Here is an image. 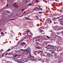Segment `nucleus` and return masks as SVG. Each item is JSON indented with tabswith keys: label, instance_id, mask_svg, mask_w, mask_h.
Wrapping results in <instances>:
<instances>
[{
	"label": "nucleus",
	"instance_id": "f257e3e1",
	"mask_svg": "<svg viewBox=\"0 0 63 63\" xmlns=\"http://www.w3.org/2000/svg\"><path fill=\"white\" fill-rule=\"evenodd\" d=\"M29 58L31 61H34L35 58L33 56L31 55V54H29Z\"/></svg>",
	"mask_w": 63,
	"mask_h": 63
},
{
	"label": "nucleus",
	"instance_id": "f03ea898",
	"mask_svg": "<svg viewBox=\"0 0 63 63\" xmlns=\"http://www.w3.org/2000/svg\"><path fill=\"white\" fill-rule=\"evenodd\" d=\"M52 45H48L45 47L46 48L48 49H51L52 47Z\"/></svg>",
	"mask_w": 63,
	"mask_h": 63
},
{
	"label": "nucleus",
	"instance_id": "7ed1b4c3",
	"mask_svg": "<svg viewBox=\"0 0 63 63\" xmlns=\"http://www.w3.org/2000/svg\"><path fill=\"white\" fill-rule=\"evenodd\" d=\"M24 61H25V62H27L28 61V60L27 59L25 58H24L23 60H21V62Z\"/></svg>",
	"mask_w": 63,
	"mask_h": 63
},
{
	"label": "nucleus",
	"instance_id": "20e7f679",
	"mask_svg": "<svg viewBox=\"0 0 63 63\" xmlns=\"http://www.w3.org/2000/svg\"><path fill=\"white\" fill-rule=\"evenodd\" d=\"M51 56V54L50 53L47 54V56H48V57H50Z\"/></svg>",
	"mask_w": 63,
	"mask_h": 63
},
{
	"label": "nucleus",
	"instance_id": "39448f33",
	"mask_svg": "<svg viewBox=\"0 0 63 63\" xmlns=\"http://www.w3.org/2000/svg\"><path fill=\"white\" fill-rule=\"evenodd\" d=\"M36 9L39 10V8H38L37 7H35L34 8V10H35V11H36Z\"/></svg>",
	"mask_w": 63,
	"mask_h": 63
},
{
	"label": "nucleus",
	"instance_id": "423d86ee",
	"mask_svg": "<svg viewBox=\"0 0 63 63\" xmlns=\"http://www.w3.org/2000/svg\"><path fill=\"white\" fill-rule=\"evenodd\" d=\"M36 48L38 49H42V48L41 47H37Z\"/></svg>",
	"mask_w": 63,
	"mask_h": 63
},
{
	"label": "nucleus",
	"instance_id": "0eeeda50",
	"mask_svg": "<svg viewBox=\"0 0 63 63\" xmlns=\"http://www.w3.org/2000/svg\"><path fill=\"white\" fill-rule=\"evenodd\" d=\"M41 51H42L38 50V51L37 52V53H40L41 52Z\"/></svg>",
	"mask_w": 63,
	"mask_h": 63
},
{
	"label": "nucleus",
	"instance_id": "6e6552de",
	"mask_svg": "<svg viewBox=\"0 0 63 63\" xmlns=\"http://www.w3.org/2000/svg\"><path fill=\"white\" fill-rule=\"evenodd\" d=\"M38 10H41V11H42L43 10V9L42 8H39Z\"/></svg>",
	"mask_w": 63,
	"mask_h": 63
},
{
	"label": "nucleus",
	"instance_id": "1a4fd4ad",
	"mask_svg": "<svg viewBox=\"0 0 63 63\" xmlns=\"http://www.w3.org/2000/svg\"><path fill=\"white\" fill-rule=\"evenodd\" d=\"M35 16L37 18V19H39V17H38V16Z\"/></svg>",
	"mask_w": 63,
	"mask_h": 63
},
{
	"label": "nucleus",
	"instance_id": "9d476101",
	"mask_svg": "<svg viewBox=\"0 0 63 63\" xmlns=\"http://www.w3.org/2000/svg\"><path fill=\"white\" fill-rule=\"evenodd\" d=\"M35 2L37 3H38L39 2V1H38L37 0H36Z\"/></svg>",
	"mask_w": 63,
	"mask_h": 63
},
{
	"label": "nucleus",
	"instance_id": "9b49d317",
	"mask_svg": "<svg viewBox=\"0 0 63 63\" xmlns=\"http://www.w3.org/2000/svg\"><path fill=\"white\" fill-rule=\"evenodd\" d=\"M18 7V6L17 5H16L15 6V7Z\"/></svg>",
	"mask_w": 63,
	"mask_h": 63
},
{
	"label": "nucleus",
	"instance_id": "f8f14e48",
	"mask_svg": "<svg viewBox=\"0 0 63 63\" xmlns=\"http://www.w3.org/2000/svg\"><path fill=\"white\" fill-rule=\"evenodd\" d=\"M3 51V50L2 49L0 50V52H2V51Z\"/></svg>",
	"mask_w": 63,
	"mask_h": 63
},
{
	"label": "nucleus",
	"instance_id": "ddd939ff",
	"mask_svg": "<svg viewBox=\"0 0 63 63\" xmlns=\"http://www.w3.org/2000/svg\"><path fill=\"white\" fill-rule=\"evenodd\" d=\"M25 18H26V19H27V20H28V19H29V18H27V17H25Z\"/></svg>",
	"mask_w": 63,
	"mask_h": 63
},
{
	"label": "nucleus",
	"instance_id": "4468645a",
	"mask_svg": "<svg viewBox=\"0 0 63 63\" xmlns=\"http://www.w3.org/2000/svg\"><path fill=\"white\" fill-rule=\"evenodd\" d=\"M44 40H47V39H46V38H44Z\"/></svg>",
	"mask_w": 63,
	"mask_h": 63
},
{
	"label": "nucleus",
	"instance_id": "2eb2a0df",
	"mask_svg": "<svg viewBox=\"0 0 63 63\" xmlns=\"http://www.w3.org/2000/svg\"><path fill=\"white\" fill-rule=\"evenodd\" d=\"M38 13L41 14L42 13V12H38Z\"/></svg>",
	"mask_w": 63,
	"mask_h": 63
},
{
	"label": "nucleus",
	"instance_id": "dca6fc26",
	"mask_svg": "<svg viewBox=\"0 0 63 63\" xmlns=\"http://www.w3.org/2000/svg\"><path fill=\"white\" fill-rule=\"evenodd\" d=\"M24 51H28V49H24Z\"/></svg>",
	"mask_w": 63,
	"mask_h": 63
},
{
	"label": "nucleus",
	"instance_id": "f3484780",
	"mask_svg": "<svg viewBox=\"0 0 63 63\" xmlns=\"http://www.w3.org/2000/svg\"><path fill=\"white\" fill-rule=\"evenodd\" d=\"M31 5V3H30L29 4H28V6H30Z\"/></svg>",
	"mask_w": 63,
	"mask_h": 63
},
{
	"label": "nucleus",
	"instance_id": "a211bd4d",
	"mask_svg": "<svg viewBox=\"0 0 63 63\" xmlns=\"http://www.w3.org/2000/svg\"><path fill=\"white\" fill-rule=\"evenodd\" d=\"M20 50L22 51H24V49H20Z\"/></svg>",
	"mask_w": 63,
	"mask_h": 63
},
{
	"label": "nucleus",
	"instance_id": "6ab92c4d",
	"mask_svg": "<svg viewBox=\"0 0 63 63\" xmlns=\"http://www.w3.org/2000/svg\"><path fill=\"white\" fill-rule=\"evenodd\" d=\"M7 13L8 14L10 13V12L8 11H7Z\"/></svg>",
	"mask_w": 63,
	"mask_h": 63
},
{
	"label": "nucleus",
	"instance_id": "aec40b11",
	"mask_svg": "<svg viewBox=\"0 0 63 63\" xmlns=\"http://www.w3.org/2000/svg\"><path fill=\"white\" fill-rule=\"evenodd\" d=\"M10 50V49L9 48L8 49V50H7V51H9Z\"/></svg>",
	"mask_w": 63,
	"mask_h": 63
},
{
	"label": "nucleus",
	"instance_id": "412c9836",
	"mask_svg": "<svg viewBox=\"0 0 63 63\" xmlns=\"http://www.w3.org/2000/svg\"><path fill=\"white\" fill-rule=\"evenodd\" d=\"M24 9H22V12H23V11H24Z\"/></svg>",
	"mask_w": 63,
	"mask_h": 63
},
{
	"label": "nucleus",
	"instance_id": "4be33fe9",
	"mask_svg": "<svg viewBox=\"0 0 63 63\" xmlns=\"http://www.w3.org/2000/svg\"><path fill=\"white\" fill-rule=\"evenodd\" d=\"M17 56H18V55H15V57H16Z\"/></svg>",
	"mask_w": 63,
	"mask_h": 63
},
{
	"label": "nucleus",
	"instance_id": "5701e85b",
	"mask_svg": "<svg viewBox=\"0 0 63 63\" xmlns=\"http://www.w3.org/2000/svg\"><path fill=\"white\" fill-rule=\"evenodd\" d=\"M26 11H25V12H23V14H24L25 13H26Z\"/></svg>",
	"mask_w": 63,
	"mask_h": 63
},
{
	"label": "nucleus",
	"instance_id": "b1692460",
	"mask_svg": "<svg viewBox=\"0 0 63 63\" xmlns=\"http://www.w3.org/2000/svg\"><path fill=\"white\" fill-rule=\"evenodd\" d=\"M47 37L48 39H49V37L48 36H47Z\"/></svg>",
	"mask_w": 63,
	"mask_h": 63
},
{
	"label": "nucleus",
	"instance_id": "393cba45",
	"mask_svg": "<svg viewBox=\"0 0 63 63\" xmlns=\"http://www.w3.org/2000/svg\"><path fill=\"white\" fill-rule=\"evenodd\" d=\"M8 54V53H7L5 54V55H7Z\"/></svg>",
	"mask_w": 63,
	"mask_h": 63
},
{
	"label": "nucleus",
	"instance_id": "a878e982",
	"mask_svg": "<svg viewBox=\"0 0 63 63\" xmlns=\"http://www.w3.org/2000/svg\"><path fill=\"white\" fill-rule=\"evenodd\" d=\"M1 34H4V33L3 32H1Z\"/></svg>",
	"mask_w": 63,
	"mask_h": 63
},
{
	"label": "nucleus",
	"instance_id": "bb28decb",
	"mask_svg": "<svg viewBox=\"0 0 63 63\" xmlns=\"http://www.w3.org/2000/svg\"><path fill=\"white\" fill-rule=\"evenodd\" d=\"M36 38V37H34L33 39V40H34V39H35V38Z\"/></svg>",
	"mask_w": 63,
	"mask_h": 63
},
{
	"label": "nucleus",
	"instance_id": "cd10ccee",
	"mask_svg": "<svg viewBox=\"0 0 63 63\" xmlns=\"http://www.w3.org/2000/svg\"><path fill=\"white\" fill-rule=\"evenodd\" d=\"M24 43H23H23H22V44H21V45H23L24 44Z\"/></svg>",
	"mask_w": 63,
	"mask_h": 63
},
{
	"label": "nucleus",
	"instance_id": "c85d7f7f",
	"mask_svg": "<svg viewBox=\"0 0 63 63\" xmlns=\"http://www.w3.org/2000/svg\"><path fill=\"white\" fill-rule=\"evenodd\" d=\"M55 19V18H53L52 19V20H54V19Z\"/></svg>",
	"mask_w": 63,
	"mask_h": 63
},
{
	"label": "nucleus",
	"instance_id": "c756f323",
	"mask_svg": "<svg viewBox=\"0 0 63 63\" xmlns=\"http://www.w3.org/2000/svg\"><path fill=\"white\" fill-rule=\"evenodd\" d=\"M54 52V51L53 53H51V54H53Z\"/></svg>",
	"mask_w": 63,
	"mask_h": 63
},
{
	"label": "nucleus",
	"instance_id": "7c9ffc66",
	"mask_svg": "<svg viewBox=\"0 0 63 63\" xmlns=\"http://www.w3.org/2000/svg\"><path fill=\"white\" fill-rule=\"evenodd\" d=\"M60 17H63V15H62V16H60Z\"/></svg>",
	"mask_w": 63,
	"mask_h": 63
},
{
	"label": "nucleus",
	"instance_id": "2f4dec72",
	"mask_svg": "<svg viewBox=\"0 0 63 63\" xmlns=\"http://www.w3.org/2000/svg\"><path fill=\"white\" fill-rule=\"evenodd\" d=\"M23 43H23V44H24V45H25L26 44V43H25V42H23Z\"/></svg>",
	"mask_w": 63,
	"mask_h": 63
},
{
	"label": "nucleus",
	"instance_id": "473e14b6",
	"mask_svg": "<svg viewBox=\"0 0 63 63\" xmlns=\"http://www.w3.org/2000/svg\"><path fill=\"white\" fill-rule=\"evenodd\" d=\"M27 46V45H26L25 46V47H24L25 48V47H26Z\"/></svg>",
	"mask_w": 63,
	"mask_h": 63
},
{
	"label": "nucleus",
	"instance_id": "72a5a7b5",
	"mask_svg": "<svg viewBox=\"0 0 63 63\" xmlns=\"http://www.w3.org/2000/svg\"><path fill=\"white\" fill-rule=\"evenodd\" d=\"M8 6V4H7L6 5V6Z\"/></svg>",
	"mask_w": 63,
	"mask_h": 63
},
{
	"label": "nucleus",
	"instance_id": "f704fd0d",
	"mask_svg": "<svg viewBox=\"0 0 63 63\" xmlns=\"http://www.w3.org/2000/svg\"><path fill=\"white\" fill-rule=\"evenodd\" d=\"M26 31L27 32H29V31Z\"/></svg>",
	"mask_w": 63,
	"mask_h": 63
},
{
	"label": "nucleus",
	"instance_id": "c9c22d12",
	"mask_svg": "<svg viewBox=\"0 0 63 63\" xmlns=\"http://www.w3.org/2000/svg\"><path fill=\"white\" fill-rule=\"evenodd\" d=\"M3 54H3L2 55V57H3Z\"/></svg>",
	"mask_w": 63,
	"mask_h": 63
},
{
	"label": "nucleus",
	"instance_id": "e433bc0d",
	"mask_svg": "<svg viewBox=\"0 0 63 63\" xmlns=\"http://www.w3.org/2000/svg\"><path fill=\"white\" fill-rule=\"evenodd\" d=\"M57 18L59 19V17H57V18L56 19H57Z\"/></svg>",
	"mask_w": 63,
	"mask_h": 63
},
{
	"label": "nucleus",
	"instance_id": "4c0bfd02",
	"mask_svg": "<svg viewBox=\"0 0 63 63\" xmlns=\"http://www.w3.org/2000/svg\"><path fill=\"white\" fill-rule=\"evenodd\" d=\"M36 44H38V42H36Z\"/></svg>",
	"mask_w": 63,
	"mask_h": 63
},
{
	"label": "nucleus",
	"instance_id": "58836bf2",
	"mask_svg": "<svg viewBox=\"0 0 63 63\" xmlns=\"http://www.w3.org/2000/svg\"><path fill=\"white\" fill-rule=\"evenodd\" d=\"M1 29H0V31L1 30Z\"/></svg>",
	"mask_w": 63,
	"mask_h": 63
},
{
	"label": "nucleus",
	"instance_id": "ea45409f",
	"mask_svg": "<svg viewBox=\"0 0 63 63\" xmlns=\"http://www.w3.org/2000/svg\"><path fill=\"white\" fill-rule=\"evenodd\" d=\"M16 4V3H14V5H15V4Z\"/></svg>",
	"mask_w": 63,
	"mask_h": 63
},
{
	"label": "nucleus",
	"instance_id": "a19ab883",
	"mask_svg": "<svg viewBox=\"0 0 63 63\" xmlns=\"http://www.w3.org/2000/svg\"><path fill=\"white\" fill-rule=\"evenodd\" d=\"M28 32H27V34H28Z\"/></svg>",
	"mask_w": 63,
	"mask_h": 63
},
{
	"label": "nucleus",
	"instance_id": "79ce46f5",
	"mask_svg": "<svg viewBox=\"0 0 63 63\" xmlns=\"http://www.w3.org/2000/svg\"><path fill=\"white\" fill-rule=\"evenodd\" d=\"M29 36L30 37H31V35H29Z\"/></svg>",
	"mask_w": 63,
	"mask_h": 63
},
{
	"label": "nucleus",
	"instance_id": "37998d69",
	"mask_svg": "<svg viewBox=\"0 0 63 63\" xmlns=\"http://www.w3.org/2000/svg\"><path fill=\"white\" fill-rule=\"evenodd\" d=\"M61 25L63 26V24H61Z\"/></svg>",
	"mask_w": 63,
	"mask_h": 63
},
{
	"label": "nucleus",
	"instance_id": "c03bdc74",
	"mask_svg": "<svg viewBox=\"0 0 63 63\" xmlns=\"http://www.w3.org/2000/svg\"><path fill=\"white\" fill-rule=\"evenodd\" d=\"M28 2V1H26V2Z\"/></svg>",
	"mask_w": 63,
	"mask_h": 63
},
{
	"label": "nucleus",
	"instance_id": "a18cd8bd",
	"mask_svg": "<svg viewBox=\"0 0 63 63\" xmlns=\"http://www.w3.org/2000/svg\"><path fill=\"white\" fill-rule=\"evenodd\" d=\"M15 19H12V20H14Z\"/></svg>",
	"mask_w": 63,
	"mask_h": 63
},
{
	"label": "nucleus",
	"instance_id": "49530a36",
	"mask_svg": "<svg viewBox=\"0 0 63 63\" xmlns=\"http://www.w3.org/2000/svg\"><path fill=\"white\" fill-rule=\"evenodd\" d=\"M43 31V30H41V31L42 32V31Z\"/></svg>",
	"mask_w": 63,
	"mask_h": 63
},
{
	"label": "nucleus",
	"instance_id": "de8ad7c7",
	"mask_svg": "<svg viewBox=\"0 0 63 63\" xmlns=\"http://www.w3.org/2000/svg\"><path fill=\"white\" fill-rule=\"evenodd\" d=\"M28 17H30V16H28Z\"/></svg>",
	"mask_w": 63,
	"mask_h": 63
},
{
	"label": "nucleus",
	"instance_id": "09e8293b",
	"mask_svg": "<svg viewBox=\"0 0 63 63\" xmlns=\"http://www.w3.org/2000/svg\"><path fill=\"white\" fill-rule=\"evenodd\" d=\"M49 19H48V21L49 20Z\"/></svg>",
	"mask_w": 63,
	"mask_h": 63
},
{
	"label": "nucleus",
	"instance_id": "8fccbe9b",
	"mask_svg": "<svg viewBox=\"0 0 63 63\" xmlns=\"http://www.w3.org/2000/svg\"><path fill=\"white\" fill-rule=\"evenodd\" d=\"M62 35H63V33H62Z\"/></svg>",
	"mask_w": 63,
	"mask_h": 63
},
{
	"label": "nucleus",
	"instance_id": "3c124183",
	"mask_svg": "<svg viewBox=\"0 0 63 63\" xmlns=\"http://www.w3.org/2000/svg\"><path fill=\"white\" fill-rule=\"evenodd\" d=\"M1 13H0V14Z\"/></svg>",
	"mask_w": 63,
	"mask_h": 63
},
{
	"label": "nucleus",
	"instance_id": "603ef678",
	"mask_svg": "<svg viewBox=\"0 0 63 63\" xmlns=\"http://www.w3.org/2000/svg\"><path fill=\"white\" fill-rule=\"evenodd\" d=\"M18 15H16V16H17Z\"/></svg>",
	"mask_w": 63,
	"mask_h": 63
},
{
	"label": "nucleus",
	"instance_id": "864d4df0",
	"mask_svg": "<svg viewBox=\"0 0 63 63\" xmlns=\"http://www.w3.org/2000/svg\"><path fill=\"white\" fill-rule=\"evenodd\" d=\"M1 1V2H2V1Z\"/></svg>",
	"mask_w": 63,
	"mask_h": 63
},
{
	"label": "nucleus",
	"instance_id": "5fc2aeb1",
	"mask_svg": "<svg viewBox=\"0 0 63 63\" xmlns=\"http://www.w3.org/2000/svg\"><path fill=\"white\" fill-rule=\"evenodd\" d=\"M31 20H32V19H30Z\"/></svg>",
	"mask_w": 63,
	"mask_h": 63
}]
</instances>
